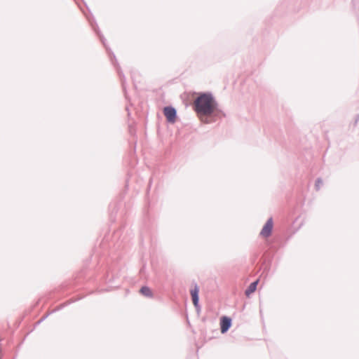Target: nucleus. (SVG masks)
I'll list each match as a JSON object with an SVG mask.
<instances>
[{"mask_svg":"<svg viewBox=\"0 0 359 359\" xmlns=\"http://www.w3.org/2000/svg\"><path fill=\"white\" fill-rule=\"evenodd\" d=\"M119 74V76L121 78V81H122V86H123V89L125 90V86H124V79H125V76L124 75L122 74V72H118Z\"/></svg>","mask_w":359,"mask_h":359,"instance_id":"11","label":"nucleus"},{"mask_svg":"<svg viewBox=\"0 0 359 359\" xmlns=\"http://www.w3.org/2000/svg\"><path fill=\"white\" fill-rule=\"evenodd\" d=\"M232 325V320L230 317L222 316L220 318V330L222 334L228 332Z\"/></svg>","mask_w":359,"mask_h":359,"instance_id":"4","label":"nucleus"},{"mask_svg":"<svg viewBox=\"0 0 359 359\" xmlns=\"http://www.w3.org/2000/svg\"><path fill=\"white\" fill-rule=\"evenodd\" d=\"M91 26L93 27L94 31L97 33V34L99 36L102 43H103V45L106 47V39L104 37V36L100 33V32L99 31L98 29V26L95 23V25L94 26L93 24L91 23Z\"/></svg>","mask_w":359,"mask_h":359,"instance_id":"6","label":"nucleus"},{"mask_svg":"<svg viewBox=\"0 0 359 359\" xmlns=\"http://www.w3.org/2000/svg\"><path fill=\"white\" fill-rule=\"evenodd\" d=\"M359 121V115H357L356 116V118H355V123Z\"/></svg>","mask_w":359,"mask_h":359,"instance_id":"12","label":"nucleus"},{"mask_svg":"<svg viewBox=\"0 0 359 359\" xmlns=\"http://www.w3.org/2000/svg\"><path fill=\"white\" fill-rule=\"evenodd\" d=\"M257 284L258 280L251 283L245 292V294L249 296L251 293L254 292L257 289Z\"/></svg>","mask_w":359,"mask_h":359,"instance_id":"5","label":"nucleus"},{"mask_svg":"<svg viewBox=\"0 0 359 359\" xmlns=\"http://www.w3.org/2000/svg\"><path fill=\"white\" fill-rule=\"evenodd\" d=\"M140 292L146 297H152V292H151V289L147 286H142L140 289Z\"/></svg>","mask_w":359,"mask_h":359,"instance_id":"7","label":"nucleus"},{"mask_svg":"<svg viewBox=\"0 0 359 359\" xmlns=\"http://www.w3.org/2000/svg\"><path fill=\"white\" fill-rule=\"evenodd\" d=\"M323 185V180L321 178H318L316 181L315 187L316 190H319L320 187Z\"/></svg>","mask_w":359,"mask_h":359,"instance_id":"10","label":"nucleus"},{"mask_svg":"<svg viewBox=\"0 0 359 359\" xmlns=\"http://www.w3.org/2000/svg\"><path fill=\"white\" fill-rule=\"evenodd\" d=\"M192 302L196 309H200L199 306V297H192Z\"/></svg>","mask_w":359,"mask_h":359,"instance_id":"9","label":"nucleus"},{"mask_svg":"<svg viewBox=\"0 0 359 359\" xmlns=\"http://www.w3.org/2000/svg\"><path fill=\"white\" fill-rule=\"evenodd\" d=\"M163 114L168 123H174L177 118V110L172 106L165 107Z\"/></svg>","mask_w":359,"mask_h":359,"instance_id":"2","label":"nucleus"},{"mask_svg":"<svg viewBox=\"0 0 359 359\" xmlns=\"http://www.w3.org/2000/svg\"><path fill=\"white\" fill-rule=\"evenodd\" d=\"M114 59H116L115 55L112 53Z\"/></svg>","mask_w":359,"mask_h":359,"instance_id":"14","label":"nucleus"},{"mask_svg":"<svg viewBox=\"0 0 359 359\" xmlns=\"http://www.w3.org/2000/svg\"><path fill=\"white\" fill-rule=\"evenodd\" d=\"M46 318V316H44L43 318L41 319V320H39L38 322V323H40L41 321H43L45 318Z\"/></svg>","mask_w":359,"mask_h":359,"instance_id":"13","label":"nucleus"},{"mask_svg":"<svg viewBox=\"0 0 359 359\" xmlns=\"http://www.w3.org/2000/svg\"><path fill=\"white\" fill-rule=\"evenodd\" d=\"M273 229V219L270 217L266 221V224L263 226L260 231V236L264 238H268L271 236Z\"/></svg>","mask_w":359,"mask_h":359,"instance_id":"3","label":"nucleus"},{"mask_svg":"<svg viewBox=\"0 0 359 359\" xmlns=\"http://www.w3.org/2000/svg\"><path fill=\"white\" fill-rule=\"evenodd\" d=\"M193 109L200 116H209L215 112L217 116H226L224 112L218 108V102L210 92L200 93L194 101Z\"/></svg>","mask_w":359,"mask_h":359,"instance_id":"1","label":"nucleus"},{"mask_svg":"<svg viewBox=\"0 0 359 359\" xmlns=\"http://www.w3.org/2000/svg\"><path fill=\"white\" fill-rule=\"evenodd\" d=\"M199 289L198 285L196 284L194 289L191 290V297H199L198 296Z\"/></svg>","mask_w":359,"mask_h":359,"instance_id":"8","label":"nucleus"}]
</instances>
